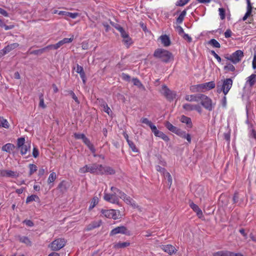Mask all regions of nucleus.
Instances as JSON below:
<instances>
[{"instance_id":"20","label":"nucleus","mask_w":256,"mask_h":256,"mask_svg":"<svg viewBox=\"0 0 256 256\" xmlns=\"http://www.w3.org/2000/svg\"><path fill=\"white\" fill-rule=\"evenodd\" d=\"M202 86L204 92L206 90H210L214 88L215 87L216 84L214 81H211L202 84Z\"/></svg>"},{"instance_id":"22","label":"nucleus","mask_w":256,"mask_h":256,"mask_svg":"<svg viewBox=\"0 0 256 256\" xmlns=\"http://www.w3.org/2000/svg\"><path fill=\"white\" fill-rule=\"evenodd\" d=\"M48 50V46H46L44 48L36 50H32V51H30V50H29L27 52L28 54H34V55L40 56V55L42 54L43 53H44V52H46Z\"/></svg>"},{"instance_id":"55","label":"nucleus","mask_w":256,"mask_h":256,"mask_svg":"<svg viewBox=\"0 0 256 256\" xmlns=\"http://www.w3.org/2000/svg\"><path fill=\"white\" fill-rule=\"evenodd\" d=\"M74 136L76 139L83 140L86 136L84 134L74 133Z\"/></svg>"},{"instance_id":"51","label":"nucleus","mask_w":256,"mask_h":256,"mask_svg":"<svg viewBox=\"0 0 256 256\" xmlns=\"http://www.w3.org/2000/svg\"><path fill=\"white\" fill-rule=\"evenodd\" d=\"M189 1L190 0H178L176 3V5L178 6H183L188 3Z\"/></svg>"},{"instance_id":"57","label":"nucleus","mask_w":256,"mask_h":256,"mask_svg":"<svg viewBox=\"0 0 256 256\" xmlns=\"http://www.w3.org/2000/svg\"><path fill=\"white\" fill-rule=\"evenodd\" d=\"M120 33L122 37L123 38H128V34L122 28L120 30H118Z\"/></svg>"},{"instance_id":"9","label":"nucleus","mask_w":256,"mask_h":256,"mask_svg":"<svg viewBox=\"0 0 256 256\" xmlns=\"http://www.w3.org/2000/svg\"><path fill=\"white\" fill-rule=\"evenodd\" d=\"M118 234L130 235V232L126 226H122L112 229L110 231V236H113Z\"/></svg>"},{"instance_id":"52","label":"nucleus","mask_w":256,"mask_h":256,"mask_svg":"<svg viewBox=\"0 0 256 256\" xmlns=\"http://www.w3.org/2000/svg\"><path fill=\"white\" fill-rule=\"evenodd\" d=\"M68 94L72 96V98L74 99V100L78 104H80V101L78 100V97L76 96L75 94L72 90H70L68 92Z\"/></svg>"},{"instance_id":"6","label":"nucleus","mask_w":256,"mask_h":256,"mask_svg":"<svg viewBox=\"0 0 256 256\" xmlns=\"http://www.w3.org/2000/svg\"><path fill=\"white\" fill-rule=\"evenodd\" d=\"M66 244L64 238H57L54 240L49 246V247L53 251H58L62 248Z\"/></svg>"},{"instance_id":"64","label":"nucleus","mask_w":256,"mask_h":256,"mask_svg":"<svg viewBox=\"0 0 256 256\" xmlns=\"http://www.w3.org/2000/svg\"><path fill=\"white\" fill-rule=\"evenodd\" d=\"M233 202L234 204L238 203L239 201V194L238 192H235L233 196Z\"/></svg>"},{"instance_id":"16","label":"nucleus","mask_w":256,"mask_h":256,"mask_svg":"<svg viewBox=\"0 0 256 256\" xmlns=\"http://www.w3.org/2000/svg\"><path fill=\"white\" fill-rule=\"evenodd\" d=\"M76 72L80 74L83 83L85 84L86 82V77L83 67L77 64L76 66Z\"/></svg>"},{"instance_id":"61","label":"nucleus","mask_w":256,"mask_h":256,"mask_svg":"<svg viewBox=\"0 0 256 256\" xmlns=\"http://www.w3.org/2000/svg\"><path fill=\"white\" fill-rule=\"evenodd\" d=\"M102 224V221L99 220L98 222H93L91 223V225L92 226V228H98Z\"/></svg>"},{"instance_id":"62","label":"nucleus","mask_w":256,"mask_h":256,"mask_svg":"<svg viewBox=\"0 0 256 256\" xmlns=\"http://www.w3.org/2000/svg\"><path fill=\"white\" fill-rule=\"evenodd\" d=\"M39 156V151L36 147L34 146L32 150V156L36 158Z\"/></svg>"},{"instance_id":"7","label":"nucleus","mask_w":256,"mask_h":256,"mask_svg":"<svg viewBox=\"0 0 256 256\" xmlns=\"http://www.w3.org/2000/svg\"><path fill=\"white\" fill-rule=\"evenodd\" d=\"M160 92L167 100L170 101L172 100L176 96V92L170 90L166 85L162 86Z\"/></svg>"},{"instance_id":"34","label":"nucleus","mask_w":256,"mask_h":256,"mask_svg":"<svg viewBox=\"0 0 256 256\" xmlns=\"http://www.w3.org/2000/svg\"><path fill=\"white\" fill-rule=\"evenodd\" d=\"M156 136L159 137L163 140L165 142H168L170 140V138L166 134H164L163 132L161 131H159L157 135Z\"/></svg>"},{"instance_id":"26","label":"nucleus","mask_w":256,"mask_h":256,"mask_svg":"<svg viewBox=\"0 0 256 256\" xmlns=\"http://www.w3.org/2000/svg\"><path fill=\"white\" fill-rule=\"evenodd\" d=\"M68 187V182L65 180H62L59 184L58 188L63 193L67 190Z\"/></svg>"},{"instance_id":"50","label":"nucleus","mask_w":256,"mask_h":256,"mask_svg":"<svg viewBox=\"0 0 256 256\" xmlns=\"http://www.w3.org/2000/svg\"><path fill=\"white\" fill-rule=\"evenodd\" d=\"M180 137L186 139L189 144L191 143V136L190 134H186L185 131L183 132L182 136Z\"/></svg>"},{"instance_id":"10","label":"nucleus","mask_w":256,"mask_h":256,"mask_svg":"<svg viewBox=\"0 0 256 256\" xmlns=\"http://www.w3.org/2000/svg\"><path fill=\"white\" fill-rule=\"evenodd\" d=\"M104 199L106 201L112 204H119V197L116 196V192L112 194L104 193Z\"/></svg>"},{"instance_id":"54","label":"nucleus","mask_w":256,"mask_h":256,"mask_svg":"<svg viewBox=\"0 0 256 256\" xmlns=\"http://www.w3.org/2000/svg\"><path fill=\"white\" fill-rule=\"evenodd\" d=\"M140 122H142L143 124H147L150 127V126H151L153 124V123L151 121L149 120H148V118H142L140 120Z\"/></svg>"},{"instance_id":"29","label":"nucleus","mask_w":256,"mask_h":256,"mask_svg":"<svg viewBox=\"0 0 256 256\" xmlns=\"http://www.w3.org/2000/svg\"><path fill=\"white\" fill-rule=\"evenodd\" d=\"M130 245V243L128 242H119L114 244V248L116 249H120L126 248Z\"/></svg>"},{"instance_id":"31","label":"nucleus","mask_w":256,"mask_h":256,"mask_svg":"<svg viewBox=\"0 0 256 256\" xmlns=\"http://www.w3.org/2000/svg\"><path fill=\"white\" fill-rule=\"evenodd\" d=\"M165 126L170 132L176 133L177 130L178 128L173 126L171 123L167 121L165 123Z\"/></svg>"},{"instance_id":"58","label":"nucleus","mask_w":256,"mask_h":256,"mask_svg":"<svg viewBox=\"0 0 256 256\" xmlns=\"http://www.w3.org/2000/svg\"><path fill=\"white\" fill-rule=\"evenodd\" d=\"M150 128L152 132L154 133V136H156V135H157L160 130H158L157 129L156 126L154 124H152V125L150 126Z\"/></svg>"},{"instance_id":"19","label":"nucleus","mask_w":256,"mask_h":256,"mask_svg":"<svg viewBox=\"0 0 256 256\" xmlns=\"http://www.w3.org/2000/svg\"><path fill=\"white\" fill-rule=\"evenodd\" d=\"M190 206L193 210L196 212L198 218H200L202 216V212L198 205L192 202L190 204Z\"/></svg>"},{"instance_id":"25","label":"nucleus","mask_w":256,"mask_h":256,"mask_svg":"<svg viewBox=\"0 0 256 256\" xmlns=\"http://www.w3.org/2000/svg\"><path fill=\"white\" fill-rule=\"evenodd\" d=\"M160 39L162 43L164 46H168L171 44L170 38L166 34L161 36Z\"/></svg>"},{"instance_id":"5","label":"nucleus","mask_w":256,"mask_h":256,"mask_svg":"<svg viewBox=\"0 0 256 256\" xmlns=\"http://www.w3.org/2000/svg\"><path fill=\"white\" fill-rule=\"evenodd\" d=\"M200 104L206 110L212 111L214 108L216 104L212 102L210 98L207 96L202 94L200 96Z\"/></svg>"},{"instance_id":"14","label":"nucleus","mask_w":256,"mask_h":256,"mask_svg":"<svg viewBox=\"0 0 256 256\" xmlns=\"http://www.w3.org/2000/svg\"><path fill=\"white\" fill-rule=\"evenodd\" d=\"M202 94H198L191 95H186L185 96V100L188 102H198L200 100V97Z\"/></svg>"},{"instance_id":"3","label":"nucleus","mask_w":256,"mask_h":256,"mask_svg":"<svg viewBox=\"0 0 256 256\" xmlns=\"http://www.w3.org/2000/svg\"><path fill=\"white\" fill-rule=\"evenodd\" d=\"M232 83L233 81L230 78L224 79L221 84L219 82L217 85V92L219 94L222 92L226 96L231 88Z\"/></svg>"},{"instance_id":"39","label":"nucleus","mask_w":256,"mask_h":256,"mask_svg":"<svg viewBox=\"0 0 256 256\" xmlns=\"http://www.w3.org/2000/svg\"><path fill=\"white\" fill-rule=\"evenodd\" d=\"M208 44L212 45L213 47L216 48H220V44L215 39H211L208 42Z\"/></svg>"},{"instance_id":"23","label":"nucleus","mask_w":256,"mask_h":256,"mask_svg":"<svg viewBox=\"0 0 256 256\" xmlns=\"http://www.w3.org/2000/svg\"><path fill=\"white\" fill-rule=\"evenodd\" d=\"M256 82V74H252L250 76L247 78L246 83L249 85L250 86H252Z\"/></svg>"},{"instance_id":"48","label":"nucleus","mask_w":256,"mask_h":256,"mask_svg":"<svg viewBox=\"0 0 256 256\" xmlns=\"http://www.w3.org/2000/svg\"><path fill=\"white\" fill-rule=\"evenodd\" d=\"M98 200L97 197H94L92 200L91 204L89 206V210L92 209L96 205L98 204Z\"/></svg>"},{"instance_id":"60","label":"nucleus","mask_w":256,"mask_h":256,"mask_svg":"<svg viewBox=\"0 0 256 256\" xmlns=\"http://www.w3.org/2000/svg\"><path fill=\"white\" fill-rule=\"evenodd\" d=\"M210 54L217 60L218 62H222L220 57L217 54H216L214 50H211Z\"/></svg>"},{"instance_id":"1","label":"nucleus","mask_w":256,"mask_h":256,"mask_svg":"<svg viewBox=\"0 0 256 256\" xmlns=\"http://www.w3.org/2000/svg\"><path fill=\"white\" fill-rule=\"evenodd\" d=\"M154 56L156 58L160 59L162 62L165 63H168L171 60H174L172 53L163 48L156 50L154 53Z\"/></svg>"},{"instance_id":"18","label":"nucleus","mask_w":256,"mask_h":256,"mask_svg":"<svg viewBox=\"0 0 256 256\" xmlns=\"http://www.w3.org/2000/svg\"><path fill=\"white\" fill-rule=\"evenodd\" d=\"M102 173L101 175L103 174H114L115 170L109 166H103L102 165Z\"/></svg>"},{"instance_id":"59","label":"nucleus","mask_w":256,"mask_h":256,"mask_svg":"<svg viewBox=\"0 0 256 256\" xmlns=\"http://www.w3.org/2000/svg\"><path fill=\"white\" fill-rule=\"evenodd\" d=\"M156 170L159 172H160V173L164 175V174L165 172H166V170L165 168H162L160 166H156Z\"/></svg>"},{"instance_id":"11","label":"nucleus","mask_w":256,"mask_h":256,"mask_svg":"<svg viewBox=\"0 0 256 256\" xmlns=\"http://www.w3.org/2000/svg\"><path fill=\"white\" fill-rule=\"evenodd\" d=\"M232 62L234 64L239 62L244 56V52L241 50H237L232 54Z\"/></svg>"},{"instance_id":"56","label":"nucleus","mask_w":256,"mask_h":256,"mask_svg":"<svg viewBox=\"0 0 256 256\" xmlns=\"http://www.w3.org/2000/svg\"><path fill=\"white\" fill-rule=\"evenodd\" d=\"M74 40V36H72L70 38H64L62 40H61V42H62V45H64L65 44H68L72 42V41Z\"/></svg>"},{"instance_id":"33","label":"nucleus","mask_w":256,"mask_h":256,"mask_svg":"<svg viewBox=\"0 0 256 256\" xmlns=\"http://www.w3.org/2000/svg\"><path fill=\"white\" fill-rule=\"evenodd\" d=\"M0 127H2L6 128H9V124L8 120L2 116H0Z\"/></svg>"},{"instance_id":"24","label":"nucleus","mask_w":256,"mask_h":256,"mask_svg":"<svg viewBox=\"0 0 256 256\" xmlns=\"http://www.w3.org/2000/svg\"><path fill=\"white\" fill-rule=\"evenodd\" d=\"M180 120L182 122L186 124L188 128H192V124L190 118L182 115L180 118Z\"/></svg>"},{"instance_id":"46","label":"nucleus","mask_w":256,"mask_h":256,"mask_svg":"<svg viewBox=\"0 0 256 256\" xmlns=\"http://www.w3.org/2000/svg\"><path fill=\"white\" fill-rule=\"evenodd\" d=\"M0 26L4 28L5 30H11L14 28V25H6L2 20H0Z\"/></svg>"},{"instance_id":"4","label":"nucleus","mask_w":256,"mask_h":256,"mask_svg":"<svg viewBox=\"0 0 256 256\" xmlns=\"http://www.w3.org/2000/svg\"><path fill=\"white\" fill-rule=\"evenodd\" d=\"M17 148L20 150V154L24 155L27 154L30 150V142H26V140L24 137H20L17 140Z\"/></svg>"},{"instance_id":"28","label":"nucleus","mask_w":256,"mask_h":256,"mask_svg":"<svg viewBox=\"0 0 256 256\" xmlns=\"http://www.w3.org/2000/svg\"><path fill=\"white\" fill-rule=\"evenodd\" d=\"M252 7L250 2H248V4L247 5V10L244 16L242 18L243 21H245L248 17H249L252 12Z\"/></svg>"},{"instance_id":"21","label":"nucleus","mask_w":256,"mask_h":256,"mask_svg":"<svg viewBox=\"0 0 256 256\" xmlns=\"http://www.w3.org/2000/svg\"><path fill=\"white\" fill-rule=\"evenodd\" d=\"M14 148L15 146L14 144L8 143L2 146V150L4 152L10 154L11 152L14 150Z\"/></svg>"},{"instance_id":"35","label":"nucleus","mask_w":256,"mask_h":256,"mask_svg":"<svg viewBox=\"0 0 256 256\" xmlns=\"http://www.w3.org/2000/svg\"><path fill=\"white\" fill-rule=\"evenodd\" d=\"M62 46V42H61V41L60 40L56 44H50V45L48 46H48V50H51V49L57 50Z\"/></svg>"},{"instance_id":"49","label":"nucleus","mask_w":256,"mask_h":256,"mask_svg":"<svg viewBox=\"0 0 256 256\" xmlns=\"http://www.w3.org/2000/svg\"><path fill=\"white\" fill-rule=\"evenodd\" d=\"M219 15L220 19L223 20L226 18V10L224 8H218Z\"/></svg>"},{"instance_id":"37","label":"nucleus","mask_w":256,"mask_h":256,"mask_svg":"<svg viewBox=\"0 0 256 256\" xmlns=\"http://www.w3.org/2000/svg\"><path fill=\"white\" fill-rule=\"evenodd\" d=\"M56 172H52V173H50L48 180V184H50L51 183H52L56 180Z\"/></svg>"},{"instance_id":"53","label":"nucleus","mask_w":256,"mask_h":256,"mask_svg":"<svg viewBox=\"0 0 256 256\" xmlns=\"http://www.w3.org/2000/svg\"><path fill=\"white\" fill-rule=\"evenodd\" d=\"M124 201L128 204L132 205V206H135L136 204L134 201L130 197L128 196L124 200Z\"/></svg>"},{"instance_id":"15","label":"nucleus","mask_w":256,"mask_h":256,"mask_svg":"<svg viewBox=\"0 0 256 256\" xmlns=\"http://www.w3.org/2000/svg\"><path fill=\"white\" fill-rule=\"evenodd\" d=\"M19 46V44L18 43H13L10 44L8 45L7 46H5L2 50V54L4 55L8 52H10L12 50H14L18 48Z\"/></svg>"},{"instance_id":"36","label":"nucleus","mask_w":256,"mask_h":256,"mask_svg":"<svg viewBox=\"0 0 256 256\" xmlns=\"http://www.w3.org/2000/svg\"><path fill=\"white\" fill-rule=\"evenodd\" d=\"M182 108L186 110L192 111L194 110V104L187 103L183 104Z\"/></svg>"},{"instance_id":"13","label":"nucleus","mask_w":256,"mask_h":256,"mask_svg":"<svg viewBox=\"0 0 256 256\" xmlns=\"http://www.w3.org/2000/svg\"><path fill=\"white\" fill-rule=\"evenodd\" d=\"M0 176L3 177L16 178L18 176L17 172L11 170H0Z\"/></svg>"},{"instance_id":"44","label":"nucleus","mask_w":256,"mask_h":256,"mask_svg":"<svg viewBox=\"0 0 256 256\" xmlns=\"http://www.w3.org/2000/svg\"><path fill=\"white\" fill-rule=\"evenodd\" d=\"M122 42L126 46L127 48H128L132 44V39L129 36H128V38H124Z\"/></svg>"},{"instance_id":"63","label":"nucleus","mask_w":256,"mask_h":256,"mask_svg":"<svg viewBox=\"0 0 256 256\" xmlns=\"http://www.w3.org/2000/svg\"><path fill=\"white\" fill-rule=\"evenodd\" d=\"M78 16V14L77 12H67L66 16L72 18H76Z\"/></svg>"},{"instance_id":"17","label":"nucleus","mask_w":256,"mask_h":256,"mask_svg":"<svg viewBox=\"0 0 256 256\" xmlns=\"http://www.w3.org/2000/svg\"><path fill=\"white\" fill-rule=\"evenodd\" d=\"M83 142L88 147L92 153L94 154V156L96 157V155L94 154L96 152V149L94 145L91 143L90 140L86 136L82 140Z\"/></svg>"},{"instance_id":"30","label":"nucleus","mask_w":256,"mask_h":256,"mask_svg":"<svg viewBox=\"0 0 256 256\" xmlns=\"http://www.w3.org/2000/svg\"><path fill=\"white\" fill-rule=\"evenodd\" d=\"M186 10L187 9H185L183 11H182L180 16L176 18V21L177 24H181L186 14Z\"/></svg>"},{"instance_id":"12","label":"nucleus","mask_w":256,"mask_h":256,"mask_svg":"<svg viewBox=\"0 0 256 256\" xmlns=\"http://www.w3.org/2000/svg\"><path fill=\"white\" fill-rule=\"evenodd\" d=\"M160 248L170 255L176 253L177 250L172 244L162 245Z\"/></svg>"},{"instance_id":"41","label":"nucleus","mask_w":256,"mask_h":256,"mask_svg":"<svg viewBox=\"0 0 256 256\" xmlns=\"http://www.w3.org/2000/svg\"><path fill=\"white\" fill-rule=\"evenodd\" d=\"M213 256H228V250L218 251L213 254Z\"/></svg>"},{"instance_id":"27","label":"nucleus","mask_w":256,"mask_h":256,"mask_svg":"<svg viewBox=\"0 0 256 256\" xmlns=\"http://www.w3.org/2000/svg\"><path fill=\"white\" fill-rule=\"evenodd\" d=\"M18 238L20 242L24 243L28 246H32V242L28 237L26 236H18Z\"/></svg>"},{"instance_id":"42","label":"nucleus","mask_w":256,"mask_h":256,"mask_svg":"<svg viewBox=\"0 0 256 256\" xmlns=\"http://www.w3.org/2000/svg\"><path fill=\"white\" fill-rule=\"evenodd\" d=\"M39 99H40V103L39 106L42 108H46V105L44 103V94L40 93L39 94Z\"/></svg>"},{"instance_id":"47","label":"nucleus","mask_w":256,"mask_h":256,"mask_svg":"<svg viewBox=\"0 0 256 256\" xmlns=\"http://www.w3.org/2000/svg\"><path fill=\"white\" fill-rule=\"evenodd\" d=\"M224 70L234 72L236 70L235 67L233 64L229 63L226 66H225L224 68Z\"/></svg>"},{"instance_id":"43","label":"nucleus","mask_w":256,"mask_h":256,"mask_svg":"<svg viewBox=\"0 0 256 256\" xmlns=\"http://www.w3.org/2000/svg\"><path fill=\"white\" fill-rule=\"evenodd\" d=\"M28 168H30L29 175H32L34 172L37 170V166L36 165L34 164H30L28 165Z\"/></svg>"},{"instance_id":"38","label":"nucleus","mask_w":256,"mask_h":256,"mask_svg":"<svg viewBox=\"0 0 256 256\" xmlns=\"http://www.w3.org/2000/svg\"><path fill=\"white\" fill-rule=\"evenodd\" d=\"M37 200H39L38 196L35 194H32L27 197L26 199V203L28 204L33 201H36Z\"/></svg>"},{"instance_id":"40","label":"nucleus","mask_w":256,"mask_h":256,"mask_svg":"<svg viewBox=\"0 0 256 256\" xmlns=\"http://www.w3.org/2000/svg\"><path fill=\"white\" fill-rule=\"evenodd\" d=\"M128 144L129 146V147L131 148L132 150L134 152H138L139 150L136 148L135 144L132 141H128Z\"/></svg>"},{"instance_id":"8","label":"nucleus","mask_w":256,"mask_h":256,"mask_svg":"<svg viewBox=\"0 0 256 256\" xmlns=\"http://www.w3.org/2000/svg\"><path fill=\"white\" fill-rule=\"evenodd\" d=\"M100 212L102 216H104L108 218H112L114 220H116L118 218V216L117 214V212H116V210L113 209H102Z\"/></svg>"},{"instance_id":"32","label":"nucleus","mask_w":256,"mask_h":256,"mask_svg":"<svg viewBox=\"0 0 256 256\" xmlns=\"http://www.w3.org/2000/svg\"><path fill=\"white\" fill-rule=\"evenodd\" d=\"M134 84L137 86L138 88L145 90L144 86L142 84L138 78H134L132 79Z\"/></svg>"},{"instance_id":"45","label":"nucleus","mask_w":256,"mask_h":256,"mask_svg":"<svg viewBox=\"0 0 256 256\" xmlns=\"http://www.w3.org/2000/svg\"><path fill=\"white\" fill-rule=\"evenodd\" d=\"M164 176L166 178L168 179V184L170 186L172 185V181L171 175L168 172H166L164 173Z\"/></svg>"},{"instance_id":"2","label":"nucleus","mask_w":256,"mask_h":256,"mask_svg":"<svg viewBox=\"0 0 256 256\" xmlns=\"http://www.w3.org/2000/svg\"><path fill=\"white\" fill-rule=\"evenodd\" d=\"M102 164L94 163L92 164L84 166L80 169L79 172L82 174L89 172L92 174L101 175L102 173Z\"/></svg>"}]
</instances>
